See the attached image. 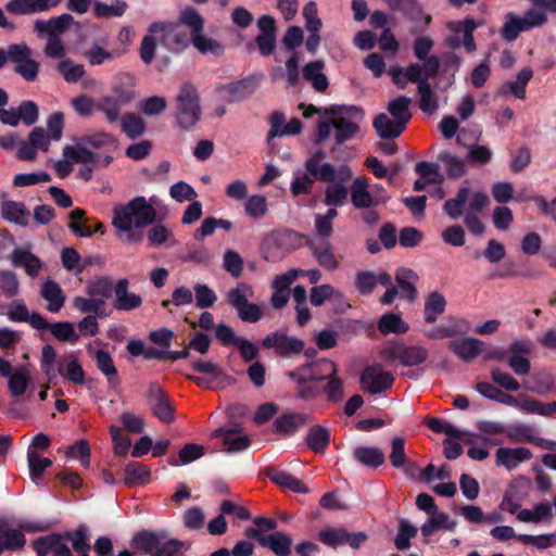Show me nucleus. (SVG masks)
<instances>
[{"mask_svg": "<svg viewBox=\"0 0 556 556\" xmlns=\"http://www.w3.org/2000/svg\"><path fill=\"white\" fill-rule=\"evenodd\" d=\"M324 115L326 118H321L317 124L314 143L320 144L328 139L331 128H333L334 143L330 152L336 154L346 141L359 135V123L363 121L365 113L359 106L333 104L324 109Z\"/></svg>", "mask_w": 556, "mask_h": 556, "instance_id": "obj_1", "label": "nucleus"}, {"mask_svg": "<svg viewBox=\"0 0 556 556\" xmlns=\"http://www.w3.org/2000/svg\"><path fill=\"white\" fill-rule=\"evenodd\" d=\"M156 219L155 208L142 195L135 197L125 205L113 208L112 224L119 230L142 229Z\"/></svg>", "mask_w": 556, "mask_h": 556, "instance_id": "obj_2", "label": "nucleus"}, {"mask_svg": "<svg viewBox=\"0 0 556 556\" xmlns=\"http://www.w3.org/2000/svg\"><path fill=\"white\" fill-rule=\"evenodd\" d=\"M135 85L134 75L119 73L112 85V94L99 99V112L104 114L109 124L118 122L122 109L135 99Z\"/></svg>", "mask_w": 556, "mask_h": 556, "instance_id": "obj_3", "label": "nucleus"}, {"mask_svg": "<svg viewBox=\"0 0 556 556\" xmlns=\"http://www.w3.org/2000/svg\"><path fill=\"white\" fill-rule=\"evenodd\" d=\"M180 25L190 29V41L200 53H211L214 56L225 53V47L220 42L203 35L204 18L194 8L188 7L181 11L176 27Z\"/></svg>", "mask_w": 556, "mask_h": 556, "instance_id": "obj_4", "label": "nucleus"}, {"mask_svg": "<svg viewBox=\"0 0 556 556\" xmlns=\"http://www.w3.org/2000/svg\"><path fill=\"white\" fill-rule=\"evenodd\" d=\"M200 96L191 83H184L176 97V121L182 130H190L201 118Z\"/></svg>", "mask_w": 556, "mask_h": 556, "instance_id": "obj_5", "label": "nucleus"}, {"mask_svg": "<svg viewBox=\"0 0 556 556\" xmlns=\"http://www.w3.org/2000/svg\"><path fill=\"white\" fill-rule=\"evenodd\" d=\"M248 292L252 294L251 287L240 282L236 288L228 290L226 301L237 311L238 317L243 323L254 324L263 317V311L257 304L249 302Z\"/></svg>", "mask_w": 556, "mask_h": 556, "instance_id": "obj_6", "label": "nucleus"}, {"mask_svg": "<svg viewBox=\"0 0 556 556\" xmlns=\"http://www.w3.org/2000/svg\"><path fill=\"white\" fill-rule=\"evenodd\" d=\"M382 355L386 359H397L403 366L414 367L424 364L429 357V352L421 345L392 342L384 348Z\"/></svg>", "mask_w": 556, "mask_h": 556, "instance_id": "obj_7", "label": "nucleus"}, {"mask_svg": "<svg viewBox=\"0 0 556 556\" xmlns=\"http://www.w3.org/2000/svg\"><path fill=\"white\" fill-rule=\"evenodd\" d=\"M262 346L267 350L273 349L276 355L281 358H289L293 355H300L305 343L302 339L288 336L282 331H274L262 340Z\"/></svg>", "mask_w": 556, "mask_h": 556, "instance_id": "obj_8", "label": "nucleus"}, {"mask_svg": "<svg viewBox=\"0 0 556 556\" xmlns=\"http://www.w3.org/2000/svg\"><path fill=\"white\" fill-rule=\"evenodd\" d=\"M318 540L323 544L334 549L341 545H349L350 547L357 549L368 540V535L363 531L349 532L344 527H328L319 532Z\"/></svg>", "mask_w": 556, "mask_h": 556, "instance_id": "obj_9", "label": "nucleus"}, {"mask_svg": "<svg viewBox=\"0 0 556 556\" xmlns=\"http://www.w3.org/2000/svg\"><path fill=\"white\" fill-rule=\"evenodd\" d=\"M258 85L260 79L252 75L236 81L218 85L216 91L224 102L237 103L251 97Z\"/></svg>", "mask_w": 556, "mask_h": 556, "instance_id": "obj_10", "label": "nucleus"}, {"mask_svg": "<svg viewBox=\"0 0 556 556\" xmlns=\"http://www.w3.org/2000/svg\"><path fill=\"white\" fill-rule=\"evenodd\" d=\"M147 397L151 402V413L155 418L167 425L175 421L173 404L159 382L149 384Z\"/></svg>", "mask_w": 556, "mask_h": 556, "instance_id": "obj_11", "label": "nucleus"}, {"mask_svg": "<svg viewBox=\"0 0 556 556\" xmlns=\"http://www.w3.org/2000/svg\"><path fill=\"white\" fill-rule=\"evenodd\" d=\"M258 35L254 38L258 53L262 56L271 55L277 48V24L271 15L264 14L257 18Z\"/></svg>", "mask_w": 556, "mask_h": 556, "instance_id": "obj_12", "label": "nucleus"}, {"mask_svg": "<svg viewBox=\"0 0 556 556\" xmlns=\"http://www.w3.org/2000/svg\"><path fill=\"white\" fill-rule=\"evenodd\" d=\"M394 377L390 371H383L379 366L369 365L364 368L359 383L365 392L379 394L393 386Z\"/></svg>", "mask_w": 556, "mask_h": 556, "instance_id": "obj_13", "label": "nucleus"}, {"mask_svg": "<svg viewBox=\"0 0 556 556\" xmlns=\"http://www.w3.org/2000/svg\"><path fill=\"white\" fill-rule=\"evenodd\" d=\"M351 202L357 210L370 208L384 204L389 197L386 194H371L366 178L357 177L350 187Z\"/></svg>", "mask_w": 556, "mask_h": 556, "instance_id": "obj_14", "label": "nucleus"}, {"mask_svg": "<svg viewBox=\"0 0 556 556\" xmlns=\"http://www.w3.org/2000/svg\"><path fill=\"white\" fill-rule=\"evenodd\" d=\"M509 356L507 365L518 376H526L531 370L529 355L531 353V342L529 340L513 341L508 346Z\"/></svg>", "mask_w": 556, "mask_h": 556, "instance_id": "obj_15", "label": "nucleus"}, {"mask_svg": "<svg viewBox=\"0 0 556 556\" xmlns=\"http://www.w3.org/2000/svg\"><path fill=\"white\" fill-rule=\"evenodd\" d=\"M240 432L241 428L239 426L231 428L219 427L212 432L211 437L222 439L226 453H236L247 450L252 442L248 435L240 434Z\"/></svg>", "mask_w": 556, "mask_h": 556, "instance_id": "obj_16", "label": "nucleus"}, {"mask_svg": "<svg viewBox=\"0 0 556 556\" xmlns=\"http://www.w3.org/2000/svg\"><path fill=\"white\" fill-rule=\"evenodd\" d=\"M326 154L321 150L313 152L305 161L306 172L317 181L332 182L337 179V169L331 163H323Z\"/></svg>", "mask_w": 556, "mask_h": 556, "instance_id": "obj_17", "label": "nucleus"}, {"mask_svg": "<svg viewBox=\"0 0 556 556\" xmlns=\"http://www.w3.org/2000/svg\"><path fill=\"white\" fill-rule=\"evenodd\" d=\"M70 223L67 227L70 230L81 238H89L94 232L104 233L105 227L99 220H93V226L88 224L90 219L86 216V211L79 207L74 208L68 213Z\"/></svg>", "mask_w": 556, "mask_h": 556, "instance_id": "obj_18", "label": "nucleus"}, {"mask_svg": "<svg viewBox=\"0 0 556 556\" xmlns=\"http://www.w3.org/2000/svg\"><path fill=\"white\" fill-rule=\"evenodd\" d=\"M286 115L280 111H274L269 116L270 129L267 134V143L276 137H282L288 135H299L302 130V122L299 118H291L289 123L285 125Z\"/></svg>", "mask_w": 556, "mask_h": 556, "instance_id": "obj_19", "label": "nucleus"}, {"mask_svg": "<svg viewBox=\"0 0 556 556\" xmlns=\"http://www.w3.org/2000/svg\"><path fill=\"white\" fill-rule=\"evenodd\" d=\"M129 280L122 278L114 285L113 307L116 311L129 312L139 308L142 304V298L134 292H128Z\"/></svg>", "mask_w": 556, "mask_h": 556, "instance_id": "obj_20", "label": "nucleus"}, {"mask_svg": "<svg viewBox=\"0 0 556 556\" xmlns=\"http://www.w3.org/2000/svg\"><path fill=\"white\" fill-rule=\"evenodd\" d=\"M8 318L15 323H26L36 330H46L48 326L47 319L39 313L33 312L29 314L26 304L21 301H14L9 306Z\"/></svg>", "mask_w": 556, "mask_h": 556, "instance_id": "obj_21", "label": "nucleus"}, {"mask_svg": "<svg viewBox=\"0 0 556 556\" xmlns=\"http://www.w3.org/2000/svg\"><path fill=\"white\" fill-rule=\"evenodd\" d=\"M60 3L61 0H10L4 8L11 14L29 15L46 12Z\"/></svg>", "mask_w": 556, "mask_h": 556, "instance_id": "obj_22", "label": "nucleus"}, {"mask_svg": "<svg viewBox=\"0 0 556 556\" xmlns=\"http://www.w3.org/2000/svg\"><path fill=\"white\" fill-rule=\"evenodd\" d=\"M74 17L68 13L49 18L48 21L38 20L34 24V29L38 37H60L72 24Z\"/></svg>", "mask_w": 556, "mask_h": 556, "instance_id": "obj_23", "label": "nucleus"}, {"mask_svg": "<svg viewBox=\"0 0 556 556\" xmlns=\"http://www.w3.org/2000/svg\"><path fill=\"white\" fill-rule=\"evenodd\" d=\"M166 539L165 531L141 530L135 533L130 540V546L136 552L152 556L162 540Z\"/></svg>", "mask_w": 556, "mask_h": 556, "instance_id": "obj_24", "label": "nucleus"}, {"mask_svg": "<svg viewBox=\"0 0 556 556\" xmlns=\"http://www.w3.org/2000/svg\"><path fill=\"white\" fill-rule=\"evenodd\" d=\"M11 264L16 268H24L30 277H37L43 264L38 256L28 250L16 248L10 254Z\"/></svg>", "mask_w": 556, "mask_h": 556, "instance_id": "obj_25", "label": "nucleus"}, {"mask_svg": "<svg viewBox=\"0 0 556 556\" xmlns=\"http://www.w3.org/2000/svg\"><path fill=\"white\" fill-rule=\"evenodd\" d=\"M483 341L476 338H465L450 342V350L466 363H471L483 351Z\"/></svg>", "mask_w": 556, "mask_h": 556, "instance_id": "obj_26", "label": "nucleus"}, {"mask_svg": "<svg viewBox=\"0 0 556 556\" xmlns=\"http://www.w3.org/2000/svg\"><path fill=\"white\" fill-rule=\"evenodd\" d=\"M25 544L26 538L23 531L12 528L7 521H0V555L4 551H18Z\"/></svg>", "mask_w": 556, "mask_h": 556, "instance_id": "obj_27", "label": "nucleus"}, {"mask_svg": "<svg viewBox=\"0 0 556 556\" xmlns=\"http://www.w3.org/2000/svg\"><path fill=\"white\" fill-rule=\"evenodd\" d=\"M532 452L527 447H500L496 451V465L508 470L515 469L520 463L531 459Z\"/></svg>", "mask_w": 556, "mask_h": 556, "instance_id": "obj_28", "label": "nucleus"}, {"mask_svg": "<svg viewBox=\"0 0 556 556\" xmlns=\"http://www.w3.org/2000/svg\"><path fill=\"white\" fill-rule=\"evenodd\" d=\"M307 422V416L302 413H283L273 424V431L285 437L294 434Z\"/></svg>", "mask_w": 556, "mask_h": 556, "instance_id": "obj_29", "label": "nucleus"}, {"mask_svg": "<svg viewBox=\"0 0 556 556\" xmlns=\"http://www.w3.org/2000/svg\"><path fill=\"white\" fill-rule=\"evenodd\" d=\"M325 62L323 60L311 61L302 70L303 78L311 83L317 92H325L328 89L329 81L324 74Z\"/></svg>", "mask_w": 556, "mask_h": 556, "instance_id": "obj_30", "label": "nucleus"}, {"mask_svg": "<svg viewBox=\"0 0 556 556\" xmlns=\"http://www.w3.org/2000/svg\"><path fill=\"white\" fill-rule=\"evenodd\" d=\"M476 390L486 399L496 401L501 404L517 407L520 410L522 409V396L517 399L508 393L501 391L498 388L489 382H478L476 386Z\"/></svg>", "mask_w": 556, "mask_h": 556, "instance_id": "obj_31", "label": "nucleus"}, {"mask_svg": "<svg viewBox=\"0 0 556 556\" xmlns=\"http://www.w3.org/2000/svg\"><path fill=\"white\" fill-rule=\"evenodd\" d=\"M17 46L24 51H22L23 56L20 61H13L15 64L14 71L25 80L34 81L38 76L39 63L30 58L33 51L26 43H18Z\"/></svg>", "mask_w": 556, "mask_h": 556, "instance_id": "obj_32", "label": "nucleus"}, {"mask_svg": "<svg viewBox=\"0 0 556 556\" xmlns=\"http://www.w3.org/2000/svg\"><path fill=\"white\" fill-rule=\"evenodd\" d=\"M267 477L275 484L289 489L295 493H307L308 488L298 478L287 471L279 470L275 467H269L266 471Z\"/></svg>", "mask_w": 556, "mask_h": 556, "instance_id": "obj_33", "label": "nucleus"}, {"mask_svg": "<svg viewBox=\"0 0 556 556\" xmlns=\"http://www.w3.org/2000/svg\"><path fill=\"white\" fill-rule=\"evenodd\" d=\"M40 295L48 302V311L58 313L65 303V296L60 285L48 279L41 286Z\"/></svg>", "mask_w": 556, "mask_h": 556, "instance_id": "obj_34", "label": "nucleus"}, {"mask_svg": "<svg viewBox=\"0 0 556 556\" xmlns=\"http://www.w3.org/2000/svg\"><path fill=\"white\" fill-rule=\"evenodd\" d=\"M456 526V520H452L446 513L438 509L437 513L430 515L428 521L421 526L420 531L424 536L428 538L441 529L454 531Z\"/></svg>", "mask_w": 556, "mask_h": 556, "instance_id": "obj_35", "label": "nucleus"}, {"mask_svg": "<svg viewBox=\"0 0 556 556\" xmlns=\"http://www.w3.org/2000/svg\"><path fill=\"white\" fill-rule=\"evenodd\" d=\"M293 540L285 532H274L267 534L265 539H262L261 545L268 547L277 556H289L291 554Z\"/></svg>", "mask_w": 556, "mask_h": 556, "instance_id": "obj_36", "label": "nucleus"}, {"mask_svg": "<svg viewBox=\"0 0 556 556\" xmlns=\"http://www.w3.org/2000/svg\"><path fill=\"white\" fill-rule=\"evenodd\" d=\"M446 307V300L439 291L430 292L425 300L424 319L426 324H433Z\"/></svg>", "mask_w": 556, "mask_h": 556, "instance_id": "obj_37", "label": "nucleus"}, {"mask_svg": "<svg viewBox=\"0 0 556 556\" xmlns=\"http://www.w3.org/2000/svg\"><path fill=\"white\" fill-rule=\"evenodd\" d=\"M2 217L20 226L28 225L29 211L23 202L4 201L1 205Z\"/></svg>", "mask_w": 556, "mask_h": 556, "instance_id": "obj_38", "label": "nucleus"}, {"mask_svg": "<svg viewBox=\"0 0 556 556\" xmlns=\"http://www.w3.org/2000/svg\"><path fill=\"white\" fill-rule=\"evenodd\" d=\"M372 126L378 136L384 140L397 138L406 129L404 126L399 127V122L391 119L384 113H380L374 118Z\"/></svg>", "mask_w": 556, "mask_h": 556, "instance_id": "obj_39", "label": "nucleus"}, {"mask_svg": "<svg viewBox=\"0 0 556 556\" xmlns=\"http://www.w3.org/2000/svg\"><path fill=\"white\" fill-rule=\"evenodd\" d=\"M353 456L359 464L369 468H378L386 460L382 450L376 446H357Z\"/></svg>", "mask_w": 556, "mask_h": 556, "instance_id": "obj_40", "label": "nucleus"}, {"mask_svg": "<svg viewBox=\"0 0 556 556\" xmlns=\"http://www.w3.org/2000/svg\"><path fill=\"white\" fill-rule=\"evenodd\" d=\"M307 446L315 453H324L330 443V431L324 426H313L306 435Z\"/></svg>", "mask_w": 556, "mask_h": 556, "instance_id": "obj_41", "label": "nucleus"}, {"mask_svg": "<svg viewBox=\"0 0 556 556\" xmlns=\"http://www.w3.org/2000/svg\"><path fill=\"white\" fill-rule=\"evenodd\" d=\"M118 121H121L122 131L131 140L139 138L146 132V123L136 113H121Z\"/></svg>", "mask_w": 556, "mask_h": 556, "instance_id": "obj_42", "label": "nucleus"}, {"mask_svg": "<svg viewBox=\"0 0 556 556\" xmlns=\"http://www.w3.org/2000/svg\"><path fill=\"white\" fill-rule=\"evenodd\" d=\"M410 103V98L406 96H400L389 102L388 111L393 119L399 122V127L404 126L406 128L407 123L412 118V113L409 112Z\"/></svg>", "mask_w": 556, "mask_h": 556, "instance_id": "obj_43", "label": "nucleus"}, {"mask_svg": "<svg viewBox=\"0 0 556 556\" xmlns=\"http://www.w3.org/2000/svg\"><path fill=\"white\" fill-rule=\"evenodd\" d=\"M532 77L533 71L529 67H525L519 71L515 81H507L501 87L500 93L505 94L506 92H511L516 98L525 99L527 85Z\"/></svg>", "mask_w": 556, "mask_h": 556, "instance_id": "obj_44", "label": "nucleus"}, {"mask_svg": "<svg viewBox=\"0 0 556 556\" xmlns=\"http://www.w3.org/2000/svg\"><path fill=\"white\" fill-rule=\"evenodd\" d=\"M327 184L324 204L333 207L343 206L348 201L350 190L342 182H338L337 179Z\"/></svg>", "mask_w": 556, "mask_h": 556, "instance_id": "obj_45", "label": "nucleus"}, {"mask_svg": "<svg viewBox=\"0 0 556 556\" xmlns=\"http://www.w3.org/2000/svg\"><path fill=\"white\" fill-rule=\"evenodd\" d=\"M150 470L139 462H130L125 467L124 483L127 486L144 485L149 482Z\"/></svg>", "mask_w": 556, "mask_h": 556, "instance_id": "obj_46", "label": "nucleus"}, {"mask_svg": "<svg viewBox=\"0 0 556 556\" xmlns=\"http://www.w3.org/2000/svg\"><path fill=\"white\" fill-rule=\"evenodd\" d=\"M389 459L392 467L396 469H403L405 473H408V468L414 465L409 462L405 453V440L402 437H394L391 440V452Z\"/></svg>", "mask_w": 556, "mask_h": 556, "instance_id": "obj_47", "label": "nucleus"}, {"mask_svg": "<svg viewBox=\"0 0 556 556\" xmlns=\"http://www.w3.org/2000/svg\"><path fill=\"white\" fill-rule=\"evenodd\" d=\"M408 329L409 326L402 319V317L399 314H384L380 317L378 321V330L383 334H403L406 333Z\"/></svg>", "mask_w": 556, "mask_h": 556, "instance_id": "obj_48", "label": "nucleus"}, {"mask_svg": "<svg viewBox=\"0 0 556 556\" xmlns=\"http://www.w3.org/2000/svg\"><path fill=\"white\" fill-rule=\"evenodd\" d=\"M94 358L98 369L106 377L109 384H118L119 379L117 369L110 353L104 350H98L96 352Z\"/></svg>", "mask_w": 556, "mask_h": 556, "instance_id": "obj_49", "label": "nucleus"}, {"mask_svg": "<svg viewBox=\"0 0 556 556\" xmlns=\"http://www.w3.org/2000/svg\"><path fill=\"white\" fill-rule=\"evenodd\" d=\"M128 4L124 0H113L110 4L96 1L93 3V14L98 18L119 17L124 15Z\"/></svg>", "mask_w": 556, "mask_h": 556, "instance_id": "obj_50", "label": "nucleus"}, {"mask_svg": "<svg viewBox=\"0 0 556 556\" xmlns=\"http://www.w3.org/2000/svg\"><path fill=\"white\" fill-rule=\"evenodd\" d=\"M528 30L523 18L516 13L509 12L505 15V22L501 31L504 40L515 41L521 31Z\"/></svg>", "mask_w": 556, "mask_h": 556, "instance_id": "obj_51", "label": "nucleus"}, {"mask_svg": "<svg viewBox=\"0 0 556 556\" xmlns=\"http://www.w3.org/2000/svg\"><path fill=\"white\" fill-rule=\"evenodd\" d=\"M46 329H49L51 334L59 341L70 342L71 344H75L79 341V334L76 332L75 326L71 321L48 323Z\"/></svg>", "mask_w": 556, "mask_h": 556, "instance_id": "obj_52", "label": "nucleus"}, {"mask_svg": "<svg viewBox=\"0 0 556 556\" xmlns=\"http://www.w3.org/2000/svg\"><path fill=\"white\" fill-rule=\"evenodd\" d=\"M125 53L126 49H113L112 51H108L96 45L85 52V58L88 60L90 65L96 66L113 61L116 58H121Z\"/></svg>", "mask_w": 556, "mask_h": 556, "instance_id": "obj_53", "label": "nucleus"}, {"mask_svg": "<svg viewBox=\"0 0 556 556\" xmlns=\"http://www.w3.org/2000/svg\"><path fill=\"white\" fill-rule=\"evenodd\" d=\"M527 390L544 395L553 391L555 387V379L548 372H539L532 375L528 382L525 383Z\"/></svg>", "mask_w": 556, "mask_h": 556, "instance_id": "obj_54", "label": "nucleus"}, {"mask_svg": "<svg viewBox=\"0 0 556 556\" xmlns=\"http://www.w3.org/2000/svg\"><path fill=\"white\" fill-rule=\"evenodd\" d=\"M86 291L89 296L102 299L105 302V299L112 295L114 286L110 277L101 276L88 281Z\"/></svg>", "mask_w": 556, "mask_h": 556, "instance_id": "obj_55", "label": "nucleus"}, {"mask_svg": "<svg viewBox=\"0 0 556 556\" xmlns=\"http://www.w3.org/2000/svg\"><path fill=\"white\" fill-rule=\"evenodd\" d=\"M469 198V189L462 187L458 189L456 197L448 199L443 204L444 212L452 218L457 219L464 212V206Z\"/></svg>", "mask_w": 556, "mask_h": 556, "instance_id": "obj_56", "label": "nucleus"}, {"mask_svg": "<svg viewBox=\"0 0 556 556\" xmlns=\"http://www.w3.org/2000/svg\"><path fill=\"white\" fill-rule=\"evenodd\" d=\"M418 533V529L412 525L407 519L400 520L397 533L394 540V545L399 551H406L410 548V540Z\"/></svg>", "mask_w": 556, "mask_h": 556, "instance_id": "obj_57", "label": "nucleus"}, {"mask_svg": "<svg viewBox=\"0 0 556 556\" xmlns=\"http://www.w3.org/2000/svg\"><path fill=\"white\" fill-rule=\"evenodd\" d=\"M204 455V447L195 443L186 444L178 454V457H172L168 463L172 466L190 464Z\"/></svg>", "mask_w": 556, "mask_h": 556, "instance_id": "obj_58", "label": "nucleus"}, {"mask_svg": "<svg viewBox=\"0 0 556 556\" xmlns=\"http://www.w3.org/2000/svg\"><path fill=\"white\" fill-rule=\"evenodd\" d=\"M418 93L420 94L419 109L427 114H433L439 109L438 97L432 91L429 81H422L418 86Z\"/></svg>", "mask_w": 556, "mask_h": 556, "instance_id": "obj_59", "label": "nucleus"}, {"mask_svg": "<svg viewBox=\"0 0 556 556\" xmlns=\"http://www.w3.org/2000/svg\"><path fill=\"white\" fill-rule=\"evenodd\" d=\"M533 433L534 428L526 424L511 425L506 430V435L513 443L528 442L533 444L536 441Z\"/></svg>", "mask_w": 556, "mask_h": 556, "instance_id": "obj_60", "label": "nucleus"}, {"mask_svg": "<svg viewBox=\"0 0 556 556\" xmlns=\"http://www.w3.org/2000/svg\"><path fill=\"white\" fill-rule=\"evenodd\" d=\"M63 155L74 163H96L98 160L96 153L80 144L76 147L65 146L63 148Z\"/></svg>", "mask_w": 556, "mask_h": 556, "instance_id": "obj_61", "label": "nucleus"}, {"mask_svg": "<svg viewBox=\"0 0 556 556\" xmlns=\"http://www.w3.org/2000/svg\"><path fill=\"white\" fill-rule=\"evenodd\" d=\"M312 366V375L308 377L312 382L326 380L329 376L337 375V366L333 362L323 358L315 362H307Z\"/></svg>", "mask_w": 556, "mask_h": 556, "instance_id": "obj_62", "label": "nucleus"}, {"mask_svg": "<svg viewBox=\"0 0 556 556\" xmlns=\"http://www.w3.org/2000/svg\"><path fill=\"white\" fill-rule=\"evenodd\" d=\"M58 72L67 83H77L85 74V67L81 64H75L71 59H64L56 65Z\"/></svg>", "mask_w": 556, "mask_h": 556, "instance_id": "obj_63", "label": "nucleus"}, {"mask_svg": "<svg viewBox=\"0 0 556 556\" xmlns=\"http://www.w3.org/2000/svg\"><path fill=\"white\" fill-rule=\"evenodd\" d=\"M188 546L185 542L177 539H169L166 534V539L162 540L155 553L152 556H184V549Z\"/></svg>", "mask_w": 556, "mask_h": 556, "instance_id": "obj_64", "label": "nucleus"}]
</instances>
